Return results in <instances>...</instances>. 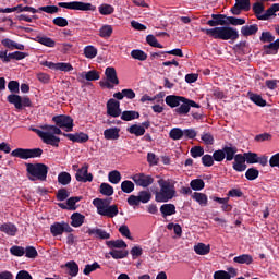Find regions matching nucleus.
I'll return each instance as SVG.
<instances>
[{"label": "nucleus", "mask_w": 279, "mask_h": 279, "mask_svg": "<svg viewBox=\"0 0 279 279\" xmlns=\"http://www.w3.org/2000/svg\"><path fill=\"white\" fill-rule=\"evenodd\" d=\"M122 121H134V119H141V113L134 110H126L121 112Z\"/></svg>", "instance_id": "nucleus-34"}, {"label": "nucleus", "mask_w": 279, "mask_h": 279, "mask_svg": "<svg viewBox=\"0 0 279 279\" xmlns=\"http://www.w3.org/2000/svg\"><path fill=\"white\" fill-rule=\"evenodd\" d=\"M84 56L89 60H93V58H97V48H95L94 46H86L84 48Z\"/></svg>", "instance_id": "nucleus-52"}, {"label": "nucleus", "mask_w": 279, "mask_h": 279, "mask_svg": "<svg viewBox=\"0 0 279 279\" xmlns=\"http://www.w3.org/2000/svg\"><path fill=\"white\" fill-rule=\"evenodd\" d=\"M24 252L26 258H38V251L34 246H26Z\"/></svg>", "instance_id": "nucleus-62"}, {"label": "nucleus", "mask_w": 279, "mask_h": 279, "mask_svg": "<svg viewBox=\"0 0 279 279\" xmlns=\"http://www.w3.org/2000/svg\"><path fill=\"white\" fill-rule=\"evenodd\" d=\"M258 175H260V172L256 168H248L245 172V178L250 181L256 180Z\"/></svg>", "instance_id": "nucleus-56"}, {"label": "nucleus", "mask_w": 279, "mask_h": 279, "mask_svg": "<svg viewBox=\"0 0 279 279\" xmlns=\"http://www.w3.org/2000/svg\"><path fill=\"white\" fill-rule=\"evenodd\" d=\"M35 43H39V45H44V47H50V48L56 47V40L47 36H40V35L36 36Z\"/></svg>", "instance_id": "nucleus-32"}, {"label": "nucleus", "mask_w": 279, "mask_h": 279, "mask_svg": "<svg viewBox=\"0 0 279 279\" xmlns=\"http://www.w3.org/2000/svg\"><path fill=\"white\" fill-rule=\"evenodd\" d=\"M157 184H159L160 190L154 192L155 202L166 204L175 197V184L171 180L159 179Z\"/></svg>", "instance_id": "nucleus-2"}, {"label": "nucleus", "mask_w": 279, "mask_h": 279, "mask_svg": "<svg viewBox=\"0 0 279 279\" xmlns=\"http://www.w3.org/2000/svg\"><path fill=\"white\" fill-rule=\"evenodd\" d=\"M107 114L114 119H117V117H121V102L114 98L109 99L107 101Z\"/></svg>", "instance_id": "nucleus-14"}, {"label": "nucleus", "mask_w": 279, "mask_h": 279, "mask_svg": "<svg viewBox=\"0 0 279 279\" xmlns=\"http://www.w3.org/2000/svg\"><path fill=\"white\" fill-rule=\"evenodd\" d=\"M26 171L28 180L35 182V180H40L45 182L47 180V174L49 173V167L45 163H26Z\"/></svg>", "instance_id": "nucleus-3"}, {"label": "nucleus", "mask_w": 279, "mask_h": 279, "mask_svg": "<svg viewBox=\"0 0 279 279\" xmlns=\"http://www.w3.org/2000/svg\"><path fill=\"white\" fill-rule=\"evenodd\" d=\"M58 183L62 186H69L71 184V173L63 171L58 174Z\"/></svg>", "instance_id": "nucleus-42"}, {"label": "nucleus", "mask_w": 279, "mask_h": 279, "mask_svg": "<svg viewBox=\"0 0 279 279\" xmlns=\"http://www.w3.org/2000/svg\"><path fill=\"white\" fill-rule=\"evenodd\" d=\"M41 130H45V132H50V134H53L54 136H56V134L59 136H64V134H69V133L62 132V129L60 126H58L57 124L56 125H49V124L43 125Z\"/></svg>", "instance_id": "nucleus-36"}, {"label": "nucleus", "mask_w": 279, "mask_h": 279, "mask_svg": "<svg viewBox=\"0 0 279 279\" xmlns=\"http://www.w3.org/2000/svg\"><path fill=\"white\" fill-rule=\"evenodd\" d=\"M129 206H141V204H149L151 202V192L149 191H140L138 195H130L126 199Z\"/></svg>", "instance_id": "nucleus-7"}, {"label": "nucleus", "mask_w": 279, "mask_h": 279, "mask_svg": "<svg viewBox=\"0 0 279 279\" xmlns=\"http://www.w3.org/2000/svg\"><path fill=\"white\" fill-rule=\"evenodd\" d=\"M227 25H245V19L228 16L227 17Z\"/></svg>", "instance_id": "nucleus-61"}, {"label": "nucleus", "mask_w": 279, "mask_h": 279, "mask_svg": "<svg viewBox=\"0 0 279 279\" xmlns=\"http://www.w3.org/2000/svg\"><path fill=\"white\" fill-rule=\"evenodd\" d=\"M81 77L86 80L87 82H97L101 76L99 75V72L96 70H90L88 72H82Z\"/></svg>", "instance_id": "nucleus-35"}, {"label": "nucleus", "mask_w": 279, "mask_h": 279, "mask_svg": "<svg viewBox=\"0 0 279 279\" xmlns=\"http://www.w3.org/2000/svg\"><path fill=\"white\" fill-rule=\"evenodd\" d=\"M28 56L29 53L22 51H14L10 53H8V50L0 51V60H2L4 64H8V62H12V60H25V58H27Z\"/></svg>", "instance_id": "nucleus-10"}, {"label": "nucleus", "mask_w": 279, "mask_h": 279, "mask_svg": "<svg viewBox=\"0 0 279 279\" xmlns=\"http://www.w3.org/2000/svg\"><path fill=\"white\" fill-rule=\"evenodd\" d=\"M98 12H99L100 14H102V16H108V15L114 13V7H112V5H110V4H101V5L98 8Z\"/></svg>", "instance_id": "nucleus-50"}, {"label": "nucleus", "mask_w": 279, "mask_h": 279, "mask_svg": "<svg viewBox=\"0 0 279 279\" xmlns=\"http://www.w3.org/2000/svg\"><path fill=\"white\" fill-rule=\"evenodd\" d=\"M121 191L123 193H133L134 191V182L130 181V180H125L121 183Z\"/></svg>", "instance_id": "nucleus-55"}, {"label": "nucleus", "mask_w": 279, "mask_h": 279, "mask_svg": "<svg viewBox=\"0 0 279 279\" xmlns=\"http://www.w3.org/2000/svg\"><path fill=\"white\" fill-rule=\"evenodd\" d=\"M194 252L199 256H206V254H210V245L198 243L194 246Z\"/></svg>", "instance_id": "nucleus-41"}, {"label": "nucleus", "mask_w": 279, "mask_h": 279, "mask_svg": "<svg viewBox=\"0 0 279 279\" xmlns=\"http://www.w3.org/2000/svg\"><path fill=\"white\" fill-rule=\"evenodd\" d=\"M263 51L266 56H276V53H278V50H277L276 46L274 45V41H271L268 45H264Z\"/></svg>", "instance_id": "nucleus-54"}, {"label": "nucleus", "mask_w": 279, "mask_h": 279, "mask_svg": "<svg viewBox=\"0 0 279 279\" xmlns=\"http://www.w3.org/2000/svg\"><path fill=\"white\" fill-rule=\"evenodd\" d=\"M64 137L68 141H71L72 143H80V144H84V143H88L90 136H88V134L84 133V132H76V133H68V134H63Z\"/></svg>", "instance_id": "nucleus-16"}, {"label": "nucleus", "mask_w": 279, "mask_h": 279, "mask_svg": "<svg viewBox=\"0 0 279 279\" xmlns=\"http://www.w3.org/2000/svg\"><path fill=\"white\" fill-rule=\"evenodd\" d=\"M108 180L111 184H119V182H121V172H119V170L109 172Z\"/></svg>", "instance_id": "nucleus-48"}, {"label": "nucleus", "mask_w": 279, "mask_h": 279, "mask_svg": "<svg viewBox=\"0 0 279 279\" xmlns=\"http://www.w3.org/2000/svg\"><path fill=\"white\" fill-rule=\"evenodd\" d=\"M82 199H83L82 196H72L68 198L66 201L68 210H77V206H75V204L77 202H82Z\"/></svg>", "instance_id": "nucleus-46"}, {"label": "nucleus", "mask_w": 279, "mask_h": 279, "mask_svg": "<svg viewBox=\"0 0 279 279\" xmlns=\"http://www.w3.org/2000/svg\"><path fill=\"white\" fill-rule=\"evenodd\" d=\"M7 101L12 104L16 110H23V97L16 94H11L7 97Z\"/></svg>", "instance_id": "nucleus-27"}, {"label": "nucleus", "mask_w": 279, "mask_h": 279, "mask_svg": "<svg viewBox=\"0 0 279 279\" xmlns=\"http://www.w3.org/2000/svg\"><path fill=\"white\" fill-rule=\"evenodd\" d=\"M165 101L167 106H169V108H178L180 104H182V101H185V100H184V96L168 95Z\"/></svg>", "instance_id": "nucleus-21"}, {"label": "nucleus", "mask_w": 279, "mask_h": 279, "mask_svg": "<svg viewBox=\"0 0 279 279\" xmlns=\"http://www.w3.org/2000/svg\"><path fill=\"white\" fill-rule=\"evenodd\" d=\"M201 31L215 40H236L239 38V31L231 26L202 28Z\"/></svg>", "instance_id": "nucleus-1"}, {"label": "nucleus", "mask_w": 279, "mask_h": 279, "mask_svg": "<svg viewBox=\"0 0 279 279\" xmlns=\"http://www.w3.org/2000/svg\"><path fill=\"white\" fill-rule=\"evenodd\" d=\"M159 210L163 219H167V217H171V215H175L177 213L175 206L171 203L161 205Z\"/></svg>", "instance_id": "nucleus-26"}, {"label": "nucleus", "mask_w": 279, "mask_h": 279, "mask_svg": "<svg viewBox=\"0 0 279 279\" xmlns=\"http://www.w3.org/2000/svg\"><path fill=\"white\" fill-rule=\"evenodd\" d=\"M241 34H242V36H245V37L255 36V34H258V24L242 26Z\"/></svg>", "instance_id": "nucleus-28"}, {"label": "nucleus", "mask_w": 279, "mask_h": 279, "mask_svg": "<svg viewBox=\"0 0 279 279\" xmlns=\"http://www.w3.org/2000/svg\"><path fill=\"white\" fill-rule=\"evenodd\" d=\"M233 170L238 171V173H242V171H245L247 169V165L245 163V157L243 154H236L235 158L233 159Z\"/></svg>", "instance_id": "nucleus-19"}, {"label": "nucleus", "mask_w": 279, "mask_h": 279, "mask_svg": "<svg viewBox=\"0 0 279 279\" xmlns=\"http://www.w3.org/2000/svg\"><path fill=\"white\" fill-rule=\"evenodd\" d=\"M233 263L238 265H252L254 263V257L250 254H242L233 258Z\"/></svg>", "instance_id": "nucleus-33"}, {"label": "nucleus", "mask_w": 279, "mask_h": 279, "mask_svg": "<svg viewBox=\"0 0 279 279\" xmlns=\"http://www.w3.org/2000/svg\"><path fill=\"white\" fill-rule=\"evenodd\" d=\"M129 134H134V136H145V129L138 124H132L126 129Z\"/></svg>", "instance_id": "nucleus-40"}, {"label": "nucleus", "mask_w": 279, "mask_h": 279, "mask_svg": "<svg viewBox=\"0 0 279 279\" xmlns=\"http://www.w3.org/2000/svg\"><path fill=\"white\" fill-rule=\"evenodd\" d=\"M100 193L101 195H106L107 197H111V195H114V187L108 183H101L100 184Z\"/></svg>", "instance_id": "nucleus-45"}, {"label": "nucleus", "mask_w": 279, "mask_h": 279, "mask_svg": "<svg viewBox=\"0 0 279 279\" xmlns=\"http://www.w3.org/2000/svg\"><path fill=\"white\" fill-rule=\"evenodd\" d=\"M119 132H121V129L110 128L104 131V136L106 141H119Z\"/></svg>", "instance_id": "nucleus-25"}, {"label": "nucleus", "mask_w": 279, "mask_h": 279, "mask_svg": "<svg viewBox=\"0 0 279 279\" xmlns=\"http://www.w3.org/2000/svg\"><path fill=\"white\" fill-rule=\"evenodd\" d=\"M106 245L110 250H125L128 247V243L123 240H110L106 242Z\"/></svg>", "instance_id": "nucleus-31"}, {"label": "nucleus", "mask_w": 279, "mask_h": 279, "mask_svg": "<svg viewBox=\"0 0 279 279\" xmlns=\"http://www.w3.org/2000/svg\"><path fill=\"white\" fill-rule=\"evenodd\" d=\"M52 121L53 123H56L58 128L65 130V132H73V128H75L74 120L70 116H64V114L54 116L52 118Z\"/></svg>", "instance_id": "nucleus-8"}, {"label": "nucleus", "mask_w": 279, "mask_h": 279, "mask_svg": "<svg viewBox=\"0 0 279 279\" xmlns=\"http://www.w3.org/2000/svg\"><path fill=\"white\" fill-rule=\"evenodd\" d=\"M169 137L172 141H180L182 138H184V130L180 129V128H173L170 132H169Z\"/></svg>", "instance_id": "nucleus-43"}, {"label": "nucleus", "mask_w": 279, "mask_h": 279, "mask_svg": "<svg viewBox=\"0 0 279 279\" xmlns=\"http://www.w3.org/2000/svg\"><path fill=\"white\" fill-rule=\"evenodd\" d=\"M105 76L107 81L99 82L101 88H108L109 90H112L114 86H119V76L117 75V69H114L113 66L106 68Z\"/></svg>", "instance_id": "nucleus-5"}, {"label": "nucleus", "mask_w": 279, "mask_h": 279, "mask_svg": "<svg viewBox=\"0 0 279 279\" xmlns=\"http://www.w3.org/2000/svg\"><path fill=\"white\" fill-rule=\"evenodd\" d=\"M260 43H263L264 45L267 43H274V40H276V36H274V34H271V32H263L260 37H259Z\"/></svg>", "instance_id": "nucleus-53"}, {"label": "nucleus", "mask_w": 279, "mask_h": 279, "mask_svg": "<svg viewBox=\"0 0 279 279\" xmlns=\"http://www.w3.org/2000/svg\"><path fill=\"white\" fill-rule=\"evenodd\" d=\"M96 207L98 215L101 217H108L109 219H114L119 215V207L117 205L101 206Z\"/></svg>", "instance_id": "nucleus-13"}, {"label": "nucleus", "mask_w": 279, "mask_h": 279, "mask_svg": "<svg viewBox=\"0 0 279 279\" xmlns=\"http://www.w3.org/2000/svg\"><path fill=\"white\" fill-rule=\"evenodd\" d=\"M87 234H89V236H96V239H101V240H108L110 239V233L106 232V230L104 229H88L86 231Z\"/></svg>", "instance_id": "nucleus-24"}, {"label": "nucleus", "mask_w": 279, "mask_h": 279, "mask_svg": "<svg viewBox=\"0 0 279 279\" xmlns=\"http://www.w3.org/2000/svg\"><path fill=\"white\" fill-rule=\"evenodd\" d=\"M0 232H4V234H8L9 236H16L19 228H16V225L8 222L0 226Z\"/></svg>", "instance_id": "nucleus-23"}, {"label": "nucleus", "mask_w": 279, "mask_h": 279, "mask_svg": "<svg viewBox=\"0 0 279 279\" xmlns=\"http://www.w3.org/2000/svg\"><path fill=\"white\" fill-rule=\"evenodd\" d=\"M222 151L225 154V158L227 162H232L236 158V153L239 151V148L234 146L233 144H227L222 147Z\"/></svg>", "instance_id": "nucleus-18"}, {"label": "nucleus", "mask_w": 279, "mask_h": 279, "mask_svg": "<svg viewBox=\"0 0 279 279\" xmlns=\"http://www.w3.org/2000/svg\"><path fill=\"white\" fill-rule=\"evenodd\" d=\"M131 180H133L136 186H142V189H147V186H151V184H154V177L143 172L133 174Z\"/></svg>", "instance_id": "nucleus-11"}, {"label": "nucleus", "mask_w": 279, "mask_h": 279, "mask_svg": "<svg viewBox=\"0 0 279 279\" xmlns=\"http://www.w3.org/2000/svg\"><path fill=\"white\" fill-rule=\"evenodd\" d=\"M191 108H202V106L192 99L184 97L178 108L174 109L175 114L179 117H186L191 112Z\"/></svg>", "instance_id": "nucleus-9"}, {"label": "nucleus", "mask_w": 279, "mask_h": 279, "mask_svg": "<svg viewBox=\"0 0 279 279\" xmlns=\"http://www.w3.org/2000/svg\"><path fill=\"white\" fill-rule=\"evenodd\" d=\"M253 12L256 19L259 20V16H263V13L265 12V5L262 2H255L253 4Z\"/></svg>", "instance_id": "nucleus-57"}, {"label": "nucleus", "mask_w": 279, "mask_h": 279, "mask_svg": "<svg viewBox=\"0 0 279 279\" xmlns=\"http://www.w3.org/2000/svg\"><path fill=\"white\" fill-rule=\"evenodd\" d=\"M41 141L46 145H51V147H60V137L56 136L51 132H46V135H44Z\"/></svg>", "instance_id": "nucleus-22"}, {"label": "nucleus", "mask_w": 279, "mask_h": 279, "mask_svg": "<svg viewBox=\"0 0 279 279\" xmlns=\"http://www.w3.org/2000/svg\"><path fill=\"white\" fill-rule=\"evenodd\" d=\"M100 38H110L112 36V27L110 25H104L99 29Z\"/></svg>", "instance_id": "nucleus-58"}, {"label": "nucleus", "mask_w": 279, "mask_h": 279, "mask_svg": "<svg viewBox=\"0 0 279 279\" xmlns=\"http://www.w3.org/2000/svg\"><path fill=\"white\" fill-rule=\"evenodd\" d=\"M1 45L7 49H10V51H14V49H17V51H25V45L19 44L10 38L2 39Z\"/></svg>", "instance_id": "nucleus-20"}, {"label": "nucleus", "mask_w": 279, "mask_h": 279, "mask_svg": "<svg viewBox=\"0 0 279 279\" xmlns=\"http://www.w3.org/2000/svg\"><path fill=\"white\" fill-rule=\"evenodd\" d=\"M93 204L96 208H99L100 206H111L110 204H112V198H95Z\"/></svg>", "instance_id": "nucleus-59"}, {"label": "nucleus", "mask_w": 279, "mask_h": 279, "mask_svg": "<svg viewBox=\"0 0 279 279\" xmlns=\"http://www.w3.org/2000/svg\"><path fill=\"white\" fill-rule=\"evenodd\" d=\"M243 156H244V159L246 160L247 165L258 163V154L248 151V153H244Z\"/></svg>", "instance_id": "nucleus-47"}, {"label": "nucleus", "mask_w": 279, "mask_h": 279, "mask_svg": "<svg viewBox=\"0 0 279 279\" xmlns=\"http://www.w3.org/2000/svg\"><path fill=\"white\" fill-rule=\"evenodd\" d=\"M59 8H65V10H81L82 12H95L97 7L88 2L72 1V2H59Z\"/></svg>", "instance_id": "nucleus-6"}, {"label": "nucleus", "mask_w": 279, "mask_h": 279, "mask_svg": "<svg viewBox=\"0 0 279 279\" xmlns=\"http://www.w3.org/2000/svg\"><path fill=\"white\" fill-rule=\"evenodd\" d=\"M86 219L85 215H82L80 213H74L71 216V226L73 228H80L84 225V220Z\"/></svg>", "instance_id": "nucleus-29"}, {"label": "nucleus", "mask_w": 279, "mask_h": 279, "mask_svg": "<svg viewBox=\"0 0 279 279\" xmlns=\"http://www.w3.org/2000/svg\"><path fill=\"white\" fill-rule=\"evenodd\" d=\"M131 58L140 60V62H145L147 60V53L141 49H135L131 51Z\"/></svg>", "instance_id": "nucleus-44"}, {"label": "nucleus", "mask_w": 279, "mask_h": 279, "mask_svg": "<svg viewBox=\"0 0 279 279\" xmlns=\"http://www.w3.org/2000/svg\"><path fill=\"white\" fill-rule=\"evenodd\" d=\"M247 96L256 106H259L260 108H265V106H267V100L263 99V96L252 92H248Z\"/></svg>", "instance_id": "nucleus-30"}, {"label": "nucleus", "mask_w": 279, "mask_h": 279, "mask_svg": "<svg viewBox=\"0 0 279 279\" xmlns=\"http://www.w3.org/2000/svg\"><path fill=\"white\" fill-rule=\"evenodd\" d=\"M192 198L201 206H208V196L204 193L194 192Z\"/></svg>", "instance_id": "nucleus-39"}, {"label": "nucleus", "mask_w": 279, "mask_h": 279, "mask_svg": "<svg viewBox=\"0 0 279 279\" xmlns=\"http://www.w3.org/2000/svg\"><path fill=\"white\" fill-rule=\"evenodd\" d=\"M207 25L209 27H225L228 25V15L226 14H211V20L207 21Z\"/></svg>", "instance_id": "nucleus-15"}, {"label": "nucleus", "mask_w": 279, "mask_h": 279, "mask_svg": "<svg viewBox=\"0 0 279 279\" xmlns=\"http://www.w3.org/2000/svg\"><path fill=\"white\" fill-rule=\"evenodd\" d=\"M65 267L69 270V276H72V278H75V276L80 274V266L77 265V263H75V260L68 262L65 264Z\"/></svg>", "instance_id": "nucleus-37"}, {"label": "nucleus", "mask_w": 279, "mask_h": 279, "mask_svg": "<svg viewBox=\"0 0 279 279\" xmlns=\"http://www.w3.org/2000/svg\"><path fill=\"white\" fill-rule=\"evenodd\" d=\"M50 232L52 236H60L64 234V232L71 234V232H73V228H71V225H69V222H54L50 226Z\"/></svg>", "instance_id": "nucleus-12"}, {"label": "nucleus", "mask_w": 279, "mask_h": 279, "mask_svg": "<svg viewBox=\"0 0 279 279\" xmlns=\"http://www.w3.org/2000/svg\"><path fill=\"white\" fill-rule=\"evenodd\" d=\"M111 258H114V260H120L123 258H128V254H130V252H128V250H114L112 248L109 252Z\"/></svg>", "instance_id": "nucleus-38"}, {"label": "nucleus", "mask_w": 279, "mask_h": 279, "mask_svg": "<svg viewBox=\"0 0 279 279\" xmlns=\"http://www.w3.org/2000/svg\"><path fill=\"white\" fill-rule=\"evenodd\" d=\"M190 186L193 191H202L206 186V183L202 179H194L191 181Z\"/></svg>", "instance_id": "nucleus-49"}, {"label": "nucleus", "mask_w": 279, "mask_h": 279, "mask_svg": "<svg viewBox=\"0 0 279 279\" xmlns=\"http://www.w3.org/2000/svg\"><path fill=\"white\" fill-rule=\"evenodd\" d=\"M77 182H90L93 180V173H88V163H85L75 174Z\"/></svg>", "instance_id": "nucleus-17"}, {"label": "nucleus", "mask_w": 279, "mask_h": 279, "mask_svg": "<svg viewBox=\"0 0 279 279\" xmlns=\"http://www.w3.org/2000/svg\"><path fill=\"white\" fill-rule=\"evenodd\" d=\"M214 279H230V274L226 270H217L214 272Z\"/></svg>", "instance_id": "nucleus-64"}, {"label": "nucleus", "mask_w": 279, "mask_h": 279, "mask_svg": "<svg viewBox=\"0 0 279 279\" xmlns=\"http://www.w3.org/2000/svg\"><path fill=\"white\" fill-rule=\"evenodd\" d=\"M190 154L192 158H202V156H204V147L194 146L191 148Z\"/></svg>", "instance_id": "nucleus-60"}, {"label": "nucleus", "mask_w": 279, "mask_h": 279, "mask_svg": "<svg viewBox=\"0 0 279 279\" xmlns=\"http://www.w3.org/2000/svg\"><path fill=\"white\" fill-rule=\"evenodd\" d=\"M146 43L150 47H156L157 49H163L165 48V46H162L160 43H158V39L154 35H147L146 36Z\"/></svg>", "instance_id": "nucleus-51"}, {"label": "nucleus", "mask_w": 279, "mask_h": 279, "mask_svg": "<svg viewBox=\"0 0 279 279\" xmlns=\"http://www.w3.org/2000/svg\"><path fill=\"white\" fill-rule=\"evenodd\" d=\"M13 158L29 160V158H40L43 156L41 148H16L11 153Z\"/></svg>", "instance_id": "nucleus-4"}, {"label": "nucleus", "mask_w": 279, "mask_h": 279, "mask_svg": "<svg viewBox=\"0 0 279 279\" xmlns=\"http://www.w3.org/2000/svg\"><path fill=\"white\" fill-rule=\"evenodd\" d=\"M10 253L12 254V256H25V247L14 245L10 248Z\"/></svg>", "instance_id": "nucleus-63"}]
</instances>
